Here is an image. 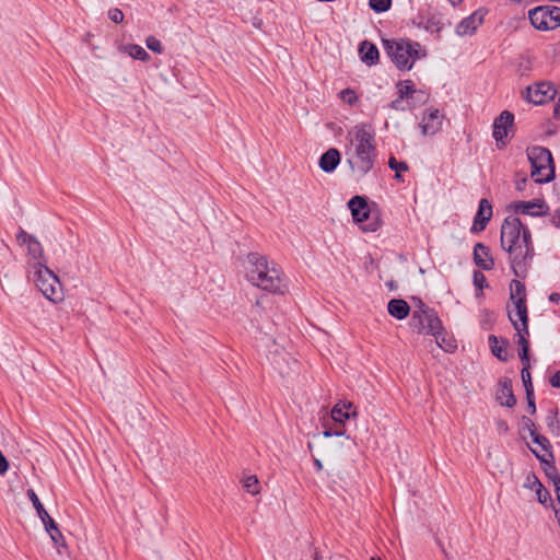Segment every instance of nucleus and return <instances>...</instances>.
Returning a JSON list of instances; mask_svg holds the SVG:
<instances>
[{
    "label": "nucleus",
    "instance_id": "55",
    "mask_svg": "<svg viewBox=\"0 0 560 560\" xmlns=\"http://www.w3.org/2000/svg\"><path fill=\"white\" fill-rule=\"evenodd\" d=\"M313 463L317 471H320L323 469V464L318 458L313 457Z\"/></svg>",
    "mask_w": 560,
    "mask_h": 560
},
{
    "label": "nucleus",
    "instance_id": "13",
    "mask_svg": "<svg viewBox=\"0 0 560 560\" xmlns=\"http://www.w3.org/2000/svg\"><path fill=\"white\" fill-rule=\"evenodd\" d=\"M506 209L515 213L527 214L532 217H545L549 211V207L544 199L514 201L508 205Z\"/></svg>",
    "mask_w": 560,
    "mask_h": 560
},
{
    "label": "nucleus",
    "instance_id": "37",
    "mask_svg": "<svg viewBox=\"0 0 560 560\" xmlns=\"http://www.w3.org/2000/svg\"><path fill=\"white\" fill-rule=\"evenodd\" d=\"M370 8L376 13H383L390 9L392 0H369Z\"/></svg>",
    "mask_w": 560,
    "mask_h": 560
},
{
    "label": "nucleus",
    "instance_id": "4",
    "mask_svg": "<svg viewBox=\"0 0 560 560\" xmlns=\"http://www.w3.org/2000/svg\"><path fill=\"white\" fill-rule=\"evenodd\" d=\"M383 46L399 70H411L413 62L419 58L420 44L408 38L383 39Z\"/></svg>",
    "mask_w": 560,
    "mask_h": 560
},
{
    "label": "nucleus",
    "instance_id": "17",
    "mask_svg": "<svg viewBox=\"0 0 560 560\" xmlns=\"http://www.w3.org/2000/svg\"><path fill=\"white\" fill-rule=\"evenodd\" d=\"M16 242L20 245H26L27 246V254L34 258V259H43L44 258V250L42 247V244L32 234H28L25 232L22 228H20L18 234H16Z\"/></svg>",
    "mask_w": 560,
    "mask_h": 560
},
{
    "label": "nucleus",
    "instance_id": "47",
    "mask_svg": "<svg viewBox=\"0 0 560 560\" xmlns=\"http://www.w3.org/2000/svg\"><path fill=\"white\" fill-rule=\"evenodd\" d=\"M527 400V410L530 415L536 413V402H535V394L529 393L526 395Z\"/></svg>",
    "mask_w": 560,
    "mask_h": 560
},
{
    "label": "nucleus",
    "instance_id": "21",
    "mask_svg": "<svg viewBox=\"0 0 560 560\" xmlns=\"http://www.w3.org/2000/svg\"><path fill=\"white\" fill-rule=\"evenodd\" d=\"M341 161V153L336 148H330L324 152L318 161L320 170L325 173H332Z\"/></svg>",
    "mask_w": 560,
    "mask_h": 560
},
{
    "label": "nucleus",
    "instance_id": "54",
    "mask_svg": "<svg viewBox=\"0 0 560 560\" xmlns=\"http://www.w3.org/2000/svg\"><path fill=\"white\" fill-rule=\"evenodd\" d=\"M498 429L500 431L508 432L509 431V425H508L506 421H504V420L498 421Z\"/></svg>",
    "mask_w": 560,
    "mask_h": 560
},
{
    "label": "nucleus",
    "instance_id": "19",
    "mask_svg": "<svg viewBox=\"0 0 560 560\" xmlns=\"http://www.w3.org/2000/svg\"><path fill=\"white\" fill-rule=\"evenodd\" d=\"M443 115L440 114L439 109H429L427 114L423 115L422 121L420 124L421 130L423 135H435L442 128Z\"/></svg>",
    "mask_w": 560,
    "mask_h": 560
},
{
    "label": "nucleus",
    "instance_id": "29",
    "mask_svg": "<svg viewBox=\"0 0 560 560\" xmlns=\"http://www.w3.org/2000/svg\"><path fill=\"white\" fill-rule=\"evenodd\" d=\"M510 300L513 303L520 300H523L524 303L527 302L525 284L517 279H513L510 283Z\"/></svg>",
    "mask_w": 560,
    "mask_h": 560
},
{
    "label": "nucleus",
    "instance_id": "38",
    "mask_svg": "<svg viewBox=\"0 0 560 560\" xmlns=\"http://www.w3.org/2000/svg\"><path fill=\"white\" fill-rule=\"evenodd\" d=\"M339 97L348 105L353 106L358 103L359 97L354 90L347 88L340 91Z\"/></svg>",
    "mask_w": 560,
    "mask_h": 560
},
{
    "label": "nucleus",
    "instance_id": "11",
    "mask_svg": "<svg viewBox=\"0 0 560 560\" xmlns=\"http://www.w3.org/2000/svg\"><path fill=\"white\" fill-rule=\"evenodd\" d=\"M557 95V90L550 82H539L525 89L523 97L534 105H544L552 101Z\"/></svg>",
    "mask_w": 560,
    "mask_h": 560
},
{
    "label": "nucleus",
    "instance_id": "18",
    "mask_svg": "<svg viewBox=\"0 0 560 560\" xmlns=\"http://www.w3.org/2000/svg\"><path fill=\"white\" fill-rule=\"evenodd\" d=\"M474 262L482 270L489 271L494 268V258L491 255L490 247L483 243H477L474 247Z\"/></svg>",
    "mask_w": 560,
    "mask_h": 560
},
{
    "label": "nucleus",
    "instance_id": "28",
    "mask_svg": "<svg viewBox=\"0 0 560 560\" xmlns=\"http://www.w3.org/2000/svg\"><path fill=\"white\" fill-rule=\"evenodd\" d=\"M397 93L400 100H413L416 94H424L422 90H416L411 80L399 81L396 84Z\"/></svg>",
    "mask_w": 560,
    "mask_h": 560
},
{
    "label": "nucleus",
    "instance_id": "24",
    "mask_svg": "<svg viewBox=\"0 0 560 560\" xmlns=\"http://www.w3.org/2000/svg\"><path fill=\"white\" fill-rule=\"evenodd\" d=\"M418 20L419 21H412L413 25H416L419 28H424L430 33H436L439 35L443 28V22L440 14H432L427 20H424L423 16L420 15Z\"/></svg>",
    "mask_w": 560,
    "mask_h": 560
},
{
    "label": "nucleus",
    "instance_id": "35",
    "mask_svg": "<svg viewBox=\"0 0 560 560\" xmlns=\"http://www.w3.org/2000/svg\"><path fill=\"white\" fill-rule=\"evenodd\" d=\"M537 495V501L544 506H552V499L550 492L545 488L544 485H539L535 490Z\"/></svg>",
    "mask_w": 560,
    "mask_h": 560
},
{
    "label": "nucleus",
    "instance_id": "58",
    "mask_svg": "<svg viewBox=\"0 0 560 560\" xmlns=\"http://www.w3.org/2000/svg\"><path fill=\"white\" fill-rule=\"evenodd\" d=\"M427 97V94H416L413 100H417L419 102H424V98Z\"/></svg>",
    "mask_w": 560,
    "mask_h": 560
},
{
    "label": "nucleus",
    "instance_id": "32",
    "mask_svg": "<svg viewBox=\"0 0 560 560\" xmlns=\"http://www.w3.org/2000/svg\"><path fill=\"white\" fill-rule=\"evenodd\" d=\"M546 423L550 432L555 435L560 434V418H559V409L557 407L550 409L546 417Z\"/></svg>",
    "mask_w": 560,
    "mask_h": 560
},
{
    "label": "nucleus",
    "instance_id": "8",
    "mask_svg": "<svg viewBox=\"0 0 560 560\" xmlns=\"http://www.w3.org/2000/svg\"><path fill=\"white\" fill-rule=\"evenodd\" d=\"M532 25L541 31L555 30L560 26V8L539 5L528 11Z\"/></svg>",
    "mask_w": 560,
    "mask_h": 560
},
{
    "label": "nucleus",
    "instance_id": "53",
    "mask_svg": "<svg viewBox=\"0 0 560 560\" xmlns=\"http://www.w3.org/2000/svg\"><path fill=\"white\" fill-rule=\"evenodd\" d=\"M549 301L551 303H559L560 302V293H558V292L550 293Z\"/></svg>",
    "mask_w": 560,
    "mask_h": 560
},
{
    "label": "nucleus",
    "instance_id": "50",
    "mask_svg": "<svg viewBox=\"0 0 560 560\" xmlns=\"http://www.w3.org/2000/svg\"><path fill=\"white\" fill-rule=\"evenodd\" d=\"M522 422L525 427H527L530 430H535V423L533 422L532 419H529L528 417L526 416H523L522 417Z\"/></svg>",
    "mask_w": 560,
    "mask_h": 560
},
{
    "label": "nucleus",
    "instance_id": "39",
    "mask_svg": "<svg viewBox=\"0 0 560 560\" xmlns=\"http://www.w3.org/2000/svg\"><path fill=\"white\" fill-rule=\"evenodd\" d=\"M509 319H510L512 326L514 327V329L516 330V334L524 335L526 338H528V336H529L528 322H526V326L524 323H517V319L514 318V315L511 312H509Z\"/></svg>",
    "mask_w": 560,
    "mask_h": 560
},
{
    "label": "nucleus",
    "instance_id": "34",
    "mask_svg": "<svg viewBox=\"0 0 560 560\" xmlns=\"http://www.w3.org/2000/svg\"><path fill=\"white\" fill-rule=\"evenodd\" d=\"M388 166L390 170L395 171V179L401 180V172H407L409 170L408 164L405 161H397L395 156H390L388 160Z\"/></svg>",
    "mask_w": 560,
    "mask_h": 560
},
{
    "label": "nucleus",
    "instance_id": "48",
    "mask_svg": "<svg viewBox=\"0 0 560 560\" xmlns=\"http://www.w3.org/2000/svg\"><path fill=\"white\" fill-rule=\"evenodd\" d=\"M346 434V431L345 430H331V429H326L324 432H323V435L325 438H330V436H342Z\"/></svg>",
    "mask_w": 560,
    "mask_h": 560
},
{
    "label": "nucleus",
    "instance_id": "56",
    "mask_svg": "<svg viewBox=\"0 0 560 560\" xmlns=\"http://www.w3.org/2000/svg\"><path fill=\"white\" fill-rule=\"evenodd\" d=\"M557 214L559 217V220H557L555 217L551 219V224L558 229H560V209L557 211Z\"/></svg>",
    "mask_w": 560,
    "mask_h": 560
},
{
    "label": "nucleus",
    "instance_id": "7",
    "mask_svg": "<svg viewBox=\"0 0 560 560\" xmlns=\"http://www.w3.org/2000/svg\"><path fill=\"white\" fill-rule=\"evenodd\" d=\"M419 307L413 310L410 319V329L418 335L433 334L434 329L441 328V319L436 311L425 305L420 299Z\"/></svg>",
    "mask_w": 560,
    "mask_h": 560
},
{
    "label": "nucleus",
    "instance_id": "3",
    "mask_svg": "<svg viewBox=\"0 0 560 560\" xmlns=\"http://www.w3.org/2000/svg\"><path fill=\"white\" fill-rule=\"evenodd\" d=\"M371 207L365 196H354L348 201V208L354 223L360 224L363 232H376L383 224L382 214L375 203Z\"/></svg>",
    "mask_w": 560,
    "mask_h": 560
},
{
    "label": "nucleus",
    "instance_id": "31",
    "mask_svg": "<svg viewBox=\"0 0 560 560\" xmlns=\"http://www.w3.org/2000/svg\"><path fill=\"white\" fill-rule=\"evenodd\" d=\"M514 310H510L508 307V313L511 312L514 315V318L517 319V323H524L529 320L528 318V310L527 303H524L523 300L514 301Z\"/></svg>",
    "mask_w": 560,
    "mask_h": 560
},
{
    "label": "nucleus",
    "instance_id": "16",
    "mask_svg": "<svg viewBox=\"0 0 560 560\" xmlns=\"http://www.w3.org/2000/svg\"><path fill=\"white\" fill-rule=\"evenodd\" d=\"M492 214H493V210H492L491 202L488 199L482 198L479 201L478 210L474 218L471 232L479 233V232L483 231L487 228L489 221L491 220Z\"/></svg>",
    "mask_w": 560,
    "mask_h": 560
},
{
    "label": "nucleus",
    "instance_id": "36",
    "mask_svg": "<svg viewBox=\"0 0 560 560\" xmlns=\"http://www.w3.org/2000/svg\"><path fill=\"white\" fill-rule=\"evenodd\" d=\"M243 487L245 490L250 494H257L259 493L260 487L258 478L255 475L247 476L243 479Z\"/></svg>",
    "mask_w": 560,
    "mask_h": 560
},
{
    "label": "nucleus",
    "instance_id": "5",
    "mask_svg": "<svg viewBox=\"0 0 560 560\" xmlns=\"http://www.w3.org/2000/svg\"><path fill=\"white\" fill-rule=\"evenodd\" d=\"M530 163L532 178L538 184H547L555 179V162L549 149L540 145L528 147L526 150Z\"/></svg>",
    "mask_w": 560,
    "mask_h": 560
},
{
    "label": "nucleus",
    "instance_id": "60",
    "mask_svg": "<svg viewBox=\"0 0 560 560\" xmlns=\"http://www.w3.org/2000/svg\"><path fill=\"white\" fill-rule=\"evenodd\" d=\"M314 560H323V558L318 555L317 551L314 553Z\"/></svg>",
    "mask_w": 560,
    "mask_h": 560
},
{
    "label": "nucleus",
    "instance_id": "20",
    "mask_svg": "<svg viewBox=\"0 0 560 560\" xmlns=\"http://www.w3.org/2000/svg\"><path fill=\"white\" fill-rule=\"evenodd\" d=\"M355 147L376 150L375 137L370 126L360 125L354 127Z\"/></svg>",
    "mask_w": 560,
    "mask_h": 560
},
{
    "label": "nucleus",
    "instance_id": "6",
    "mask_svg": "<svg viewBox=\"0 0 560 560\" xmlns=\"http://www.w3.org/2000/svg\"><path fill=\"white\" fill-rule=\"evenodd\" d=\"M33 281L43 295L54 303L63 300L62 287L59 278L46 266V260L34 265Z\"/></svg>",
    "mask_w": 560,
    "mask_h": 560
},
{
    "label": "nucleus",
    "instance_id": "43",
    "mask_svg": "<svg viewBox=\"0 0 560 560\" xmlns=\"http://www.w3.org/2000/svg\"><path fill=\"white\" fill-rule=\"evenodd\" d=\"M521 377L523 381V385H524L526 395H528L529 393L534 394V386H533V382H532L530 372L529 371H527V372L521 371Z\"/></svg>",
    "mask_w": 560,
    "mask_h": 560
},
{
    "label": "nucleus",
    "instance_id": "45",
    "mask_svg": "<svg viewBox=\"0 0 560 560\" xmlns=\"http://www.w3.org/2000/svg\"><path fill=\"white\" fill-rule=\"evenodd\" d=\"M518 357L522 362V370L521 371H529L530 369V360H529V351L523 350L518 351Z\"/></svg>",
    "mask_w": 560,
    "mask_h": 560
},
{
    "label": "nucleus",
    "instance_id": "61",
    "mask_svg": "<svg viewBox=\"0 0 560 560\" xmlns=\"http://www.w3.org/2000/svg\"><path fill=\"white\" fill-rule=\"evenodd\" d=\"M462 1H463V0H451V2H452L453 4H457V3L462 2Z\"/></svg>",
    "mask_w": 560,
    "mask_h": 560
},
{
    "label": "nucleus",
    "instance_id": "1",
    "mask_svg": "<svg viewBox=\"0 0 560 560\" xmlns=\"http://www.w3.org/2000/svg\"><path fill=\"white\" fill-rule=\"evenodd\" d=\"M500 245L509 254L514 276L525 279L535 248L529 229L518 217L509 215L504 219L501 225Z\"/></svg>",
    "mask_w": 560,
    "mask_h": 560
},
{
    "label": "nucleus",
    "instance_id": "59",
    "mask_svg": "<svg viewBox=\"0 0 560 560\" xmlns=\"http://www.w3.org/2000/svg\"><path fill=\"white\" fill-rule=\"evenodd\" d=\"M439 546H440L441 551L443 552V555H444L446 558H448V553H447L446 549L444 548V546H443V544H442L441 541H439Z\"/></svg>",
    "mask_w": 560,
    "mask_h": 560
},
{
    "label": "nucleus",
    "instance_id": "15",
    "mask_svg": "<svg viewBox=\"0 0 560 560\" xmlns=\"http://www.w3.org/2000/svg\"><path fill=\"white\" fill-rule=\"evenodd\" d=\"M495 400L503 407L513 408L516 405V397L513 393L512 380L508 376H503L499 380Z\"/></svg>",
    "mask_w": 560,
    "mask_h": 560
},
{
    "label": "nucleus",
    "instance_id": "25",
    "mask_svg": "<svg viewBox=\"0 0 560 560\" xmlns=\"http://www.w3.org/2000/svg\"><path fill=\"white\" fill-rule=\"evenodd\" d=\"M488 342L491 349L492 354L500 360L501 362H506L509 360L508 347L509 340L505 338L501 339L502 345H499V339L494 335H490L488 337Z\"/></svg>",
    "mask_w": 560,
    "mask_h": 560
},
{
    "label": "nucleus",
    "instance_id": "14",
    "mask_svg": "<svg viewBox=\"0 0 560 560\" xmlns=\"http://www.w3.org/2000/svg\"><path fill=\"white\" fill-rule=\"evenodd\" d=\"M487 10L479 8L469 16L463 19L456 26V33L459 36L471 35L483 23Z\"/></svg>",
    "mask_w": 560,
    "mask_h": 560
},
{
    "label": "nucleus",
    "instance_id": "33",
    "mask_svg": "<svg viewBox=\"0 0 560 560\" xmlns=\"http://www.w3.org/2000/svg\"><path fill=\"white\" fill-rule=\"evenodd\" d=\"M530 436L533 442L541 446V448L548 453V456L553 459V453L551 451V444L549 440L546 436L537 433L536 430H530Z\"/></svg>",
    "mask_w": 560,
    "mask_h": 560
},
{
    "label": "nucleus",
    "instance_id": "41",
    "mask_svg": "<svg viewBox=\"0 0 560 560\" xmlns=\"http://www.w3.org/2000/svg\"><path fill=\"white\" fill-rule=\"evenodd\" d=\"M147 47L155 54H161L163 51V46L161 42L155 36H149L145 39Z\"/></svg>",
    "mask_w": 560,
    "mask_h": 560
},
{
    "label": "nucleus",
    "instance_id": "52",
    "mask_svg": "<svg viewBox=\"0 0 560 560\" xmlns=\"http://www.w3.org/2000/svg\"><path fill=\"white\" fill-rule=\"evenodd\" d=\"M402 101L404 100H400V97L398 96L396 100H394L390 103V108H393V109H400V105H401Z\"/></svg>",
    "mask_w": 560,
    "mask_h": 560
},
{
    "label": "nucleus",
    "instance_id": "44",
    "mask_svg": "<svg viewBox=\"0 0 560 560\" xmlns=\"http://www.w3.org/2000/svg\"><path fill=\"white\" fill-rule=\"evenodd\" d=\"M108 18L114 22V23H121L124 21V13L120 9L118 8H113L108 11Z\"/></svg>",
    "mask_w": 560,
    "mask_h": 560
},
{
    "label": "nucleus",
    "instance_id": "26",
    "mask_svg": "<svg viewBox=\"0 0 560 560\" xmlns=\"http://www.w3.org/2000/svg\"><path fill=\"white\" fill-rule=\"evenodd\" d=\"M387 311L390 316L401 320L409 315L410 306L402 299H392L387 304Z\"/></svg>",
    "mask_w": 560,
    "mask_h": 560
},
{
    "label": "nucleus",
    "instance_id": "46",
    "mask_svg": "<svg viewBox=\"0 0 560 560\" xmlns=\"http://www.w3.org/2000/svg\"><path fill=\"white\" fill-rule=\"evenodd\" d=\"M516 336H517V345L520 347L518 351H523V350L529 351L528 339L524 335H521V334H516Z\"/></svg>",
    "mask_w": 560,
    "mask_h": 560
},
{
    "label": "nucleus",
    "instance_id": "12",
    "mask_svg": "<svg viewBox=\"0 0 560 560\" xmlns=\"http://www.w3.org/2000/svg\"><path fill=\"white\" fill-rule=\"evenodd\" d=\"M492 136L497 142L498 149H503L508 144V137L514 127V115L510 110H503L493 121Z\"/></svg>",
    "mask_w": 560,
    "mask_h": 560
},
{
    "label": "nucleus",
    "instance_id": "9",
    "mask_svg": "<svg viewBox=\"0 0 560 560\" xmlns=\"http://www.w3.org/2000/svg\"><path fill=\"white\" fill-rule=\"evenodd\" d=\"M28 499L32 501L38 517L43 522L46 532L49 534L51 540L57 545H65V538L59 529L58 524L55 522V520L48 514V512L45 510L44 505L42 504L39 498L37 497L36 492L33 489H28L26 492Z\"/></svg>",
    "mask_w": 560,
    "mask_h": 560
},
{
    "label": "nucleus",
    "instance_id": "27",
    "mask_svg": "<svg viewBox=\"0 0 560 560\" xmlns=\"http://www.w3.org/2000/svg\"><path fill=\"white\" fill-rule=\"evenodd\" d=\"M351 409H352L351 402L342 404V406L340 404H337L331 409V419L335 422L343 423L346 420L350 419L351 417L357 416V412L351 411Z\"/></svg>",
    "mask_w": 560,
    "mask_h": 560
},
{
    "label": "nucleus",
    "instance_id": "62",
    "mask_svg": "<svg viewBox=\"0 0 560 560\" xmlns=\"http://www.w3.org/2000/svg\"><path fill=\"white\" fill-rule=\"evenodd\" d=\"M371 560H381L380 558L372 557Z\"/></svg>",
    "mask_w": 560,
    "mask_h": 560
},
{
    "label": "nucleus",
    "instance_id": "23",
    "mask_svg": "<svg viewBox=\"0 0 560 560\" xmlns=\"http://www.w3.org/2000/svg\"><path fill=\"white\" fill-rule=\"evenodd\" d=\"M361 60L368 66H374L380 61V51L376 45L369 40H363L359 46Z\"/></svg>",
    "mask_w": 560,
    "mask_h": 560
},
{
    "label": "nucleus",
    "instance_id": "40",
    "mask_svg": "<svg viewBox=\"0 0 560 560\" xmlns=\"http://www.w3.org/2000/svg\"><path fill=\"white\" fill-rule=\"evenodd\" d=\"M474 284L482 294V290L489 287L486 276L480 270H474Z\"/></svg>",
    "mask_w": 560,
    "mask_h": 560
},
{
    "label": "nucleus",
    "instance_id": "57",
    "mask_svg": "<svg viewBox=\"0 0 560 560\" xmlns=\"http://www.w3.org/2000/svg\"><path fill=\"white\" fill-rule=\"evenodd\" d=\"M553 116L555 117H560V97L553 108Z\"/></svg>",
    "mask_w": 560,
    "mask_h": 560
},
{
    "label": "nucleus",
    "instance_id": "42",
    "mask_svg": "<svg viewBox=\"0 0 560 560\" xmlns=\"http://www.w3.org/2000/svg\"><path fill=\"white\" fill-rule=\"evenodd\" d=\"M539 485H542L534 471H529L526 476L524 488L535 490Z\"/></svg>",
    "mask_w": 560,
    "mask_h": 560
},
{
    "label": "nucleus",
    "instance_id": "22",
    "mask_svg": "<svg viewBox=\"0 0 560 560\" xmlns=\"http://www.w3.org/2000/svg\"><path fill=\"white\" fill-rule=\"evenodd\" d=\"M430 336H433L435 338L436 345L445 352L451 353L457 349L455 338L447 334L442 323L441 328L434 329L433 334H430Z\"/></svg>",
    "mask_w": 560,
    "mask_h": 560
},
{
    "label": "nucleus",
    "instance_id": "49",
    "mask_svg": "<svg viewBox=\"0 0 560 560\" xmlns=\"http://www.w3.org/2000/svg\"><path fill=\"white\" fill-rule=\"evenodd\" d=\"M549 383L552 387L560 388V370L549 378Z\"/></svg>",
    "mask_w": 560,
    "mask_h": 560
},
{
    "label": "nucleus",
    "instance_id": "2",
    "mask_svg": "<svg viewBox=\"0 0 560 560\" xmlns=\"http://www.w3.org/2000/svg\"><path fill=\"white\" fill-rule=\"evenodd\" d=\"M247 261L250 266L247 270L248 281L265 291L280 292L282 278L277 264H269L267 257L258 253H249Z\"/></svg>",
    "mask_w": 560,
    "mask_h": 560
},
{
    "label": "nucleus",
    "instance_id": "30",
    "mask_svg": "<svg viewBox=\"0 0 560 560\" xmlns=\"http://www.w3.org/2000/svg\"><path fill=\"white\" fill-rule=\"evenodd\" d=\"M125 52H127L131 58L141 60V61H149L151 59L148 51L137 44H128L124 46Z\"/></svg>",
    "mask_w": 560,
    "mask_h": 560
},
{
    "label": "nucleus",
    "instance_id": "10",
    "mask_svg": "<svg viewBox=\"0 0 560 560\" xmlns=\"http://www.w3.org/2000/svg\"><path fill=\"white\" fill-rule=\"evenodd\" d=\"M376 155V150L354 148L353 154L347 159V162L351 171L362 177L373 168Z\"/></svg>",
    "mask_w": 560,
    "mask_h": 560
},
{
    "label": "nucleus",
    "instance_id": "51",
    "mask_svg": "<svg viewBox=\"0 0 560 560\" xmlns=\"http://www.w3.org/2000/svg\"><path fill=\"white\" fill-rule=\"evenodd\" d=\"M557 132V126L552 122H548V128L546 130V136L550 137Z\"/></svg>",
    "mask_w": 560,
    "mask_h": 560
}]
</instances>
